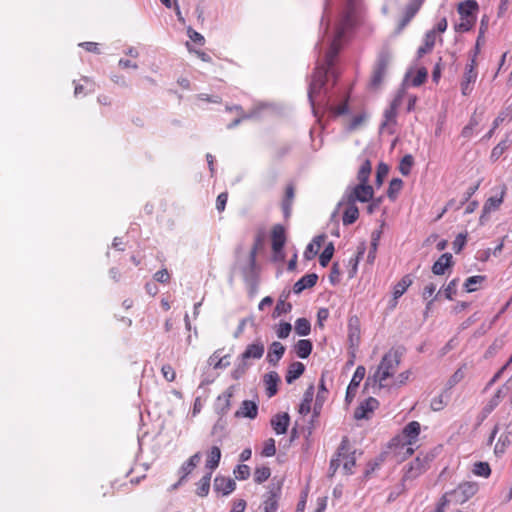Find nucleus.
<instances>
[{"label": "nucleus", "mask_w": 512, "mask_h": 512, "mask_svg": "<svg viewBox=\"0 0 512 512\" xmlns=\"http://www.w3.org/2000/svg\"><path fill=\"white\" fill-rule=\"evenodd\" d=\"M509 116L508 112H501L499 115L494 119L492 128L488 131V133L484 136L486 139H490L494 133V131L499 127L500 124H502L505 119Z\"/></svg>", "instance_id": "58"}, {"label": "nucleus", "mask_w": 512, "mask_h": 512, "mask_svg": "<svg viewBox=\"0 0 512 512\" xmlns=\"http://www.w3.org/2000/svg\"><path fill=\"white\" fill-rule=\"evenodd\" d=\"M391 60L392 54L387 48H384L379 52L370 79L371 88L377 89L381 86L387 74Z\"/></svg>", "instance_id": "3"}, {"label": "nucleus", "mask_w": 512, "mask_h": 512, "mask_svg": "<svg viewBox=\"0 0 512 512\" xmlns=\"http://www.w3.org/2000/svg\"><path fill=\"white\" fill-rule=\"evenodd\" d=\"M507 187L505 184L500 185L498 188H494L493 191H496L495 195L490 196L484 203L482 214L480 216V223L483 224L486 220L487 216L499 209L500 205L503 203L504 196L506 194Z\"/></svg>", "instance_id": "8"}, {"label": "nucleus", "mask_w": 512, "mask_h": 512, "mask_svg": "<svg viewBox=\"0 0 512 512\" xmlns=\"http://www.w3.org/2000/svg\"><path fill=\"white\" fill-rule=\"evenodd\" d=\"M511 443L512 439L510 432L501 434L494 448L495 455L498 457L502 456Z\"/></svg>", "instance_id": "39"}, {"label": "nucleus", "mask_w": 512, "mask_h": 512, "mask_svg": "<svg viewBox=\"0 0 512 512\" xmlns=\"http://www.w3.org/2000/svg\"><path fill=\"white\" fill-rule=\"evenodd\" d=\"M420 423L417 421L409 422L402 430V434L394 437L391 440V446H397L401 443L402 439L406 441L402 444V447L406 449V454H413L414 450L411 447L417 440L420 434Z\"/></svg>", "instance_id": "4"}, {"label": "nucleus", "mask_w": 512, "mask_h": 512, "mask_svg": "<svg viewBox=\"0 0 512 512\" xmlns=\"http://www.w3.org/2000/svg\"><path fill=\"white\" fill-rule=\"evenodd\" d=\"M334 251V244L332 242H329L319 256V264L322 267H326L329 264L333 257Z\"/></svg>", "instance_id": "47"}, {"label": "nucleus", "mask_w": 512, "mask_h": 512, "mask_svg": "<svg viewBox=\"0 0 512 512\" xmlns=\"http://www.w3.org/2000/svg\"><path fill=\"white\" fill-rule=\"evenodd\" d=\"M305 371V366L301 362H293L289 365L287 369V373L285 376V380L288 384H292L296 379H298Z\"/></svg>", "instance_id": "32"}, {"label": "nucleus", "mask_w": 512, "mask_h": 512, "mask_svg": "<svg viewBox=\"0 0 512 512\" xmlns=\"http://www.w3.org/2000/svg\"><path fill=\"white\" fill-rule=\"evenodd\" d=\"M258 415V405L251 400H244L240 408L235 412L236 418L255 419Z\"/></svg>", "instance_id": "23"}, {"label": "nucleus", "mask_w": 512, "mask_h": 512, "mask_svg": "<svg viewBox=\"0 0 512 512\" xmlns=\"http://www.w3.org/2000/svg\"><path fill=\"white\" fill-rule=\"evenodd\" d=\"M234 475L238 480H246L250 476V468L246 464H239L234 469Z\"/></svg>", "instance_id": "60"}, {"label": "nucleus", "mask_w": 512, "mask_h": 512, "mask_svg": "<svg viewBox=\"0 0 512 512\" xmlns=\"http://www.w3.org/2000/svg\"><path fill=\"white\" fill-rule=\"evenodd\" d=\"M479 489L476 482H463L449 493L450 497L458 503H464L473 497Z\"/></svg>", "instance_id": "9"}, {"label": "nucleus", "mask_w": 512, "mask_h": 512, "mask_svg": "<svg viewBox=\"0 0 512 512\" xmlns=\"http://www.w3.org/2000/svg\"><path fill=\"white\" fill-rule=\"evenodd\" d=\"M325 235H319L316 236L311 243H309L306 246V249L304 251V258L306 260H311L315 257V255L318 253L319 248L322 245V242L324 241Z\"/></svg>", "instance_id": "36"}, {"label": "nucleus", "mask_w": 512, "mask_h": 512, "mask_svg": "<svg viewBox=\"0 0 512 512\" xmlns=\"http://www.w3.org/2000/svg\"><path fill=\"white\" fill-rule=\"evenodd\" d=\"M291 310H292V304L287 302V301H285V299H282V297H279V299L277 301V304H276V306L274 308L272 317L273 318H278L282 314L289 313Z\"/></svg>", "instance_id": "45"}, {"label": "nucleus", "mask_w": 512, "mask_h": 512, "mask_svg": "<svg viewBox=\"0 0 512 512\" xmlns=\"http://www.w3.org/2000/svg\"><path fill=\"white\" fill-rule=\"evenodd\" d=\"M453 256L451 253L442 254L433 264L432 272L435 275H444L446 270L453 266Z\"/></svg>", "instance_id": "22"}, {"label": "nucleus", "mask_w": 512, "mask_h": 512, "mask_svg": "<svg viewBox=\"0 0 512 512\" xmlns=\"http://www.w3.org/2000/svg\"><path fill=\"white\" fill-rule=\"evenodd\" d=\"M270 423L277 435L285 434L290 424V416L286 412L276 414L271 418Z\"/></svg>", "instance_id": "21"}, {"label": "nucleus", "mask_w": 512, "mask_h": 512, "mask_svg": "<svg viewBox=\"0 0 512 512\" xmlns=\"http://www.w3.org/2000/svg\"><path fill=\"white\" fill-rule=\"evenodd\" d=\"M264 352V344L260 340H256L255 342L246 346L245 350L239 355V358H241L246 363H250V359H261L264 355Z\"/></svg>", "instance_id": "15"}, {"label": "nucleus", "mask_w": 512, "mask_h": 512, "mask_svg": "<svg viewBox=\"0 0 512 512\" xmlns=\"http://www.w3.org/2000/svg\"><path fill=\"white\" fill-rule=\"evenodd\" d=\"M365 251H366V245H365V243H361L358 246L357 255L355 256V258L350 259V264L352 265V269L350 271V277H353L355 275V273L357 272V265L359 263L360 258L364 255Z\"/></svg>", "instance_id": "54"}, {"label": "nucleus", "mask_w": 512, "mask_h": 512, "mask_svg": "<svg viewBox=\"0 0 512 512\" xmlns=\"http://www.w3.org/2000/svg\"><path fill=\"white\" fill-rule=\"evenodd\" d=\"M365 374H366L365 367L362 365H359L356 368V370L352 376V379H351V381L347 387V390H346L345 402L347 404H350L353 401V399L355 398V396L357 394L358 387H359L361 381L364 379Z\"/></svg>", "instance_id": "12"}, {"label": "nucleus", "mask_w": 512, "mask_h": 512, "mask_svg": "<svg viewBox=\"0 0 512 512\" xmlns=\"http://www.w3.org/2000/svg\"><path fill=\"white\" fill-rule=\"evenodd\" d=\"M284 353L285 346L278 341H274L269 346L266 359L269 364L276 366L279 363L280 359L283 357Z\"/></svg>", "instance_id": "25"}, {"label": "nucleus", "mask_w": 512, "mask_h": 512, "mask_svg": "<svg viewBox=\"0 0 512 512\" xmlns=\"http://www.w3.org/2000/svg\"><path fill=\"white\" fill-rule=\"evenodd\" d=\"M485 279H486V276H484V275L471 276L465 280L463 286H464L466 292L471 293V292L476 291L477 290L476 285L481 284L482 282L485 281Z\"/></svg>", "instance_id": "48"}, {"label": "nucleus", "mask_w": 512, "mask_h": 512, "mask_svg": "<svg viewBox=\"0 0 512 512\" xmlns=\"http://www.w3.org/2000/svg\"><path fill=\"white\" fill-rule=\"evenodd\" d=\"M372 171V164L369 159H365L361 164L359 171L357 173V179L359 183H368L369 177Z\"/></svg>", "instance_id": "42"}, {"label": "nucleus", "mask_w": 512, "mask_h": 512, "mask_svg": "<svg viewBox=\"0 0 512 512\" xmlns=\"http://www.w3.org/2000/svg\"><path fill=\"white\" fill-rule=\"evenodd\" d=\"M354 25V11L352 8H348L346 11H344L340 23L337 27L336 31V38L333 40L331 45L333 43L336 44L338 47V50L340 49L338 42L344 37L346 31L351 29Z\"/></svg>", "instance_id": "13"}, {"label": "nucleus", "mask_w": 512, "mask_h": 512, "mask_svg": "<svg viewBox=\"0 0 512 512\" xmlns=\"http://www.w3.org/2000/svg\"><path fill=\"white\" fill-rule=\"evenodd\" d=\"M479 121L475 116H472L469 123L462 129L461 135L464 138H470L473 135V130L478 126Z\"/></svg>", "instance_id": "62"}, {"label": "nucleus", "mask_w": 512, "mask_h": 512, "mask_svg": "<svg viewBox=\"0 0 512 512\" xmlns=\"http://www.w3.org/2000/svg\"><path fill=\"white\" fill-rule=\"evenodd\" d=\"M286 236L285 229L282 225L278 224L272 230V250L276 259H284L283 247L285 245Z\"/></svg>", "instance_id": "11"}, {"label": "nucleus", "mask_w": 512, "mask_h": 512, "mask_svg": "<svg viewBox=\"0 0 512 512\" xmlns=\"http://www.w3.org/2000/svg\"><path fill=\"white\" fill-rule=\"evenodd\" d=\"M338 55V47L335 43L330 46V49L325 55V63L316 66L312 75L311 81L308 86V100L310 102L312 112L316 116L315 97L322 91L326 93L327 76L332 72L334 60Z\"/></svg>", "instance_id": "1"}, {"label": "nucleus", "mask_w": 512, "mask_h": 512, "mask_svg": "<svg viewBox=\"0 0 512 512\" xmlns=\"http://www.w3.org/2000/svg\"><path fill=\"white\" fill-rule=\"evenodd\" d=\"M215 492L222 493V495H229L236 488V483L233 479L224 476H216L213 483Z\"/></svg>", "instance_id": "19"}, {"label": "nucleus", "mask_w": 512, "mask_h": 512, "mask_svg": "<svg viewBox=\"0 0 512 512\" xmlns=\"http://www.w3.org/2000/svg\"><path fill=\"white\" fill-rule=\"evenodd\" d=\"M221 459V451L220 448L217 446H213L208 453V457L206 460V468L209 469V472H213L220 463Z\"/></svg>", "instance_id": "37"}, {"label": "nucleus", "mask_w": 512, "mask_h": 512, "mask_svg": "<svg viewBox=\"0 0 512 512\" xmlns=\"http://www.w3.org/2000/svg\"><path fill=\"white\" fill-rule=\"evenodd\" d=\"M365 120H366L365 113H360V114L354 116L351 119L350 123L348 124L347 130L350 132L357 130L364 123Z\"/></svg>", "instance_id": "61"}, {"label": "nucleus", "mask_w": 512, "mask_h": 512, "mask_svg": "<svg viewBox=\"0 0 512 512\" xmlns=\"http://www.w3.org/2000/svg\"><path fill=\"white\" fill-rule=\"evenodd\" d=\"M318 280L316 273H309L301 277L293 286V292L295 294L302 293L305 289L313 287Z\"/></svg>", "instance_id": "28"}, {"label": "nucleus", "mask_w": 512, "mask_h": 512, "mask_svg": "<svg viewBox=\"0 0 512 512\" xmlns=\"http://www.w3.org/2000/svg\"><path fill=\"white\" fill-rule=\"evenodd\" d=\"M508 146H509V144H508L507 139L499 142L491 151V155H490L491 160L492 161L498 160L501 157V155L504 153V151L508 148Z\"/></svg>", "instance_id": "56"}, {"label": "nucleus", "mask_w": 512, "mask_h": 512, "mask_svg": "<svg viewBox=\"0 0 512 512\" xmlns=\"http://www.w3.org/2000/svg\"><path fill=\"white\" fill-rule=\"evenodd\" d=\"M263 382L266 387V395L269 398L275 396L278 391V383L280 382L278 373L276 371L266 373L263 377Z\"/></svg>", "instance_id": "26"}, {"label": "nucleus", "mask_w": 512, "mask_h": 512, "mask_svg": "<svg viewBox=\"0 0 512 512\" xmlns=\"http://www.w3.org/2000/svg\"><path fill=\"white\" fill-rule=\"evenodd\" d=\"M212 473H206L199 481L197 488V495L200 497H205L209 493L210 489V481H211Z\"/></svg>", "instance_id": "46"}, {"label": "nucleus", "mask_w": 512, "mask_h": 512, "mask_svg": "<svg viewBox=\"0 0 512 512\" xmlns=\"http://www.w3.org/2000/svg\"><path fill=\"white\" fill-rule=\"evenodd\" d=\"M354 454L355 452H352V453H349L348 452H344V455L342 456V459H345L344 463H343V469L345 471L346 474H352L353 471V467L355 466V463H356V459L354 457Z\"/></svg>", "instance_id": "55"}, {"label": "nucleus", "mask_w": 512, "mask_h": 512, "mask_svg": "<svg viewBox=\"0 0 512 512\" xmlns=\"http://www.w3.org/2000/svg\"><path fill=\"white\" fill-rule=\"evenodd\" d=\"M374 190L369 183H358L354 187H349L343 195V201L355 202L359 201L362 203L368 202L373 198Z\"/></svg>", "instance_id": "6"}, {"label": "nucleus", "mask_w": 512, "mask_h": 512, "mask_svg": "<svg viewBox=\"0 0 512 512\" xmlns=\"http://www.w3.org/2000/svg\"><path fill=\"white\" fill-rule=\"evenodd\" d=\"M402 101L401 95L394 98V100L391 102L390 106L384 111V118L385 120L381 124V128H384L386 126H389L391 124H396V117H397V109L400 106Z\"/></svg>", "instance_id": "24"}, {"label": "nucleus", "mask_w": 512, "mask_h": 512, "mask_svg": "<svg viewBox=\"0 0 512 512\" xmlns=\"http://www.w3.org/2000/svg\"><path fill=\"white\" fill-rule=\"evenodd\" d=\"M435 39H436L435 30H430L425 34L424 44L422 46H420L417 50L418 58L423 57L425 54L429 53L433 49V47L435 45Z\"/></svg>", "instance_id": "35"}, {"label": "nucleus", "mask_w": 512, "mask_h": 512, "mask_svg": "<svg viewBox=\"0 0 512 512\" xmlns=\"http://www.w3.org/2000/svg\"><path fill=\"white\" fill-rule=\"evenodd\" d=\"M201 460V453L197 452L192 455L186 462H184L180 468V473L182 474L180 477V481L184 480L192 470L198 465Z\"/></svg>", "instance_id": "33"}, {"label": "nucleus", "mask_w": 512, "mask_h": 512, "mask_svg": "<svg viewBox=\"0 0 512 512\" xmlns=\"http://www.w3.org/2000/svg\"><path fill=\"white\" fill-rule=\"evenodd\" d=\"M414 164L413 156L410 154L405 155L399 165V171L402 175L408 176L411 172V168Z\"/></svg>", "instance_id": "51"}, {"label": "nucleus", "mask_w": 512, "mask_h": 512, "mask_svg": "<svg viewBox=\"0 0 512 512\" xmlns=\"http://www.w3.org/2000/svg\"><path fill=\"white\" fill-rule=\"evenodd\" d=\"M473 473L477 476L487 478L491 474L490 466L487 462H476L473 466Z\"/></svg>", "instance_id": "52"}, {"label": "nucleus", "mask_w": 512, "mask_h": 512, "mask_svg": "<svg viewBox=\"0 0 512 512\" xmlns=\"http://www.w3.org/2000/svg\"><path fill=\"white\" fill-rule=\"evenodd\" d=\"M459 283V278L452 279L446 287H444L443 291H441V295L443 294L444 297L448 300H452L454 295L457 293V287Z\"/></svg>", "instance_id": "50"}, {"label": "nucleus", "mask_w": 512, "mask_h": 512, "mask_svg": "<svg viewBox=\"0 0 512 512\" xmlns=\"http://www.w3.org/2000/svg\"><path fill=\"white\" fill-rule=\"evenodd\" d=\"M402 186H403V181L400 178H393L390 181L389 187L387 190V196L389 197V199L395 200L396 196L399 193V191L401 190Z\"/></svg>", "instance_id": "49"}, {"label": "nucleus", "mask_w": 512, "mask_h": 512, "mask_svg": "<svg viewBox=\"0 0 512 512\" xmlns=\"http://www.w3.org/2000/svg\"><path fill=\"white\" fill-rule=\"evenodd\" d=\"M434 457L435 455L432 452L426 453L425 455H418L412 462H410L405 467V472L402 480H413L420 476L427 470L429 463L434 459Z\"/></svg>", "instance_id": "5"}, {"label": "nucleus", "mask_w": 512, "mask_h": 512, "mask_svg": "<svg viewBox=\"0 0 512 512\" xmlns=\"http://www.w3.org/2000/svg\"><path fill=\"white\" fill-rule=\"evenodd\" d=\"M479 5L475 0H465L458 4L457 11L460 19H469L476 21Z\"/></svg>", "instance_id": "16"}, {"label": "nucleus", "mask_w": 512, "mask_h": 512, "mask_svg": "<svg viewBox=\"0 0 512 512\" xmlns=\"http://www.w3.org/2000/svg\"><path fill=\"white\" fill-rule=\"evenodd\" d=\"M402 356V348L399 347L390 349L382 357L375 373L366 379L365 388L370 383H373L374 385L378 383L379 388L385 387L384 382L394 375L400 365Z\"/></svg>", "instance_id": "2"}, {"label": "nucleus", "mask_w": 512, "mask_h": 512, "mask_svg": "<svg viewBox=\"0 0 512 512\" xmlns=\"http://www.w3.org/2000/svg\"><path fill=\"white\" fill-rule=\"evenodd\" d=\"M294 348L299 358L306 359L312 352L313 344L308 339H301L295 344Z\"/></svg>", "instance_id": "38"}, {"label": "nucleus", "mask_w": 512, "mask_h": 512, "mask_svg": "<svg viewBox=\"0 0 512 512\" xmlns=\"http://www.w3.org/2000/svg\"><path fill=\"white\" fill-rule=\"evenodd\" d=\"M292 326L288 322H281L276 330L278 338L285 339L289 336Z\"/></svg>", "instance_id": "63"}, {"label": "nucleus", "mask_w": 512, "mask_h": 512, "mask_svg": "<svg viewBox=\"0 0 512 512\" xmlns=\"http://www.w3.org/2000/svg\"><path fill=\"white\" fill-rule=\"evenodd\" d=\"M276 453L275 440L273 438H269L264 442V447L262 449V456L264 457H272Z\"/></svg>", "instance_id": "59"}, {"label": "nucleus", "mask_w": 512, "mask_h": 512, "mask_svg": "<svg viewBox=\"0 0 512 512\" xmlns=\"http://www.w3.org/2000/svg\"><path fill=\"white\" fill-rule=\"evenodd\" d=\"M464 376L465 374L462 367L458 368L447 381V387L452 388L453 386L458 384L464 378Z\"/></svg>", "instance_id": "64"}, {"label": "nucleus", "mask_w": 512, "mask_h": 512, "mask_svg": "<svg viewBox=\"0 0 512 512\" xmlns=\"http://www.w3.org/2000/svg\"><path fill=\"white\" fill-rule=\"evenodd\" d=\"M506 397L504 389H498L488 403L482 409L483 418H486L492 411L500 404L503 398Z\"/></svg>", "instance_id": "31"}, {"label": "nucleus", "mask_w": 512, "mask_h": 512, "mask_svg": "<svg viewBox=\"0 0 512 512\" xmlns=\"http://www.w3.org/2000/svg\"><path fill=\"white\" fill-rule=\"evenodd\" d=\"M413 280L410 275H405L401 278V280L395 284L393 288V296L395 299L401 297L406 290L412 285Z\"/></svg>", "instance_id": "41"}, {"label": "nucleus", "mask_w": 512, "mask_h": 512, "mask_svg": "<svg viewBox=\"0 0 512 512\" xmlns=\"http://www.w3.org/2000/svg\"><path fill=\"white\" fill-rule=\"evenodd\" d=\"M421 4V0H414L412 3L406 6L404 16L398 25V32L402 31V29L412 20V18L420 9Z\"/></svg>", "instance_id": "29"}, {"label": "nucleus", "mask_w": 512, "mask_h": 512, "mask_svg": "<svg viewBox=\"0 0 512 512\" xmlns=\"http://www.w3.org/2000/svg\"><path fill=\"white\" fill-rule=\"evenodd\" d=\"M251 365V363H246L238 357L235 363V368L231 373L232 378L235 380L242 378Z\"/></svg>", "instance_id": "43"}, {"label": "nucleus", "mask_w": 512, "mask_h": 512, "mask_svg": "<svg viewBox=\"0 0 512 512\" xmlns=\"http://www.w3.org/2000/svg\"><path fill=\"white\" fill-rule=\"evenodd\" d=\"M295 197V190L293 185H288L285 190V195L282 200V211L285 219H288L292 212V204Z\"/></svg>", "instance_id": "30"}, {"label": "nucleus", "mask_w": 512, "mask_h": 512, "mask_svg": "<svg viewBox=\"0 0 512 512\" xmlns=\"http://www.w3.org/2000/svg\"><path fill=\"white\" fill-rule=\"evenodd\" d=\"M294 329L299 336H307L311 332V324L306 318H298L295 321Z\"/></svg>", "instance_id": "44"}, {"label": "nucleus", "mask_w": 512, "mask_h": 512, "mask_svg": "<svg viewBox=\"0 0 512 512\" xmlns=\"http://www.w3.org/2000/svg\"><path fill=\"white\" fill-rule=\"evenodd\" d=\"M314 385L311 384L304 392L303 399L299 405V413L301 415H307L311 410V403L314 397Z\"/></svg>", "instance_id": "34"}, {"label": "nucleus", "mask_w": 512, "mask_h": 512, "mask_svg": "<svg viewBox=\"0 0 512 512\" xmlns=\"http://www.w3.org/2000/svg\"><path fill=\"white\" fill-rule=\"evenodd\" d=\"M281 490L282 483L280 481H273L269 484L268 491L263 495V502L261 504L263 512H277Z\"/></svg>", "instance_id": "7"}, {"label": "nucleus", "mask_w": 512, "mask_h": 512, "mask_svg": "<svg viewBox=\"0 0 512 512\" xmlns=\"http://www.w3.org/2000/svg\"><path fill=\"white\" fill-rule=\"evenodd\" d=\"M349 450V439L347 436H344L341 440V443L337 449L336 456L333 457L330 461L329 465V476H334L338 468L340 467L342 456L344 455V452H348Z\"/></svg>", "instance_id": "18"}, {"label": "nucleus", "mask_w": 512, "mask_h": 512, "mask_svg": "<svg viewBox=\"0 0 512 512\" xmlns=\"http://www.w3.org/2000/svg\"><path fill=\"white\" fill-rule=\"evenodd\" d=\"M233 387H229L225 392L217 397L215 411L220 416H225L231 407V398L233 397Z\"/></svg>", "instance_id": "17"}, {"label": "nucleus", "mask_w": 512, "mask_h": 512, "mask_svg": "<svg viewBox=\"0 0 512 512\" xmlns=\"http://www.w3.org/2000/svg\"><path fill=\"white\" fill-rule=\"evenodd\" d=\"M271 475V470L269 467H258L254 472V481L258 484L265 482Z\"/></svg>", "instance_id": "53"}, {"label": "nucleus", "mask_w": 512, "mask_h": 512, "mask_svg": "<svg viewBox=\"0 0 512 512\" xmlns=\"http://www.w3.org/2000/svg\"><path fill=\"white\" fill-rule=\"evenodd\" d=\"M389 173V167L387 164L380 162L377 166L376 170V185L381 186L383 184L384 179Z\"/></svg>", "instance_id": "57"}, {"label": "nucleus", "mask_w": 512, "mask_h": 512, "mask_svg": "<svg viewBox=\"0 0 512 512\" xmlns=\"http://www.w3.org/2000/svg\"><path fill=\"white\" fill-rule=\"evenodd\" d=\"M360 335L361 330L359 318L357 316H352L348 320V341L353 353L359 346Z\"/></svg>", "instance_id": "14"}, {"label": "nucleus", "mask_w": 512, "mask_h": 512, "mask_svg": "<svg viewBox=\"0 0 512 512\" xmlns=\"http://www.w3.org/2000/svg\"><path fill=\"white\" fill-rule=\"evenodd\" d=\"M339 204L346 205L345 210L343 212V216H342L343 224L345 226H347V225H351L354 222H356V220L359 217V210H358V207L356 206V203L355 202H345L342 199Z\"/></svg>", "instance_id": "27"}, {"label": "nucleus", "mask_w": 512, "mask_h": 512, "mask_svg": "<svg viewBox=\"0 0 512 512\" xmlns=\"http://www.w3.org/2000/svg\"><path fill=\"white\" fill-rule=\"evenodd\" d=\"M478 72L477 70H473V68H465L463 78L461 81V92L464 96H468L471 94L473 90V85L477 80Z\"/></svg>", "instance_id": "20"}, {"label": "nucleus", "mask_w": 512, "mask_h": 512, "mask_svg": "<svg viewBox=\"0 0 512 512\" xmlns=\"http://www.w3.org/2000/svg\"><path fill=\"white\" fill-rule=\"evenodd\" d=\"M379 401L374 397H368L362 401L354 411V418L356 420H368L371 418L373 412L378 408Z\"/></svg>", "instance_id": "10"}, {"label": "nucleus", "mask_w": 512, "mask_h": 512, "mask_svg": "<svg viewBox=\"0 0 512 512\" xmlns=\"http://www.w3.org/2000/svg\"><path fill=\"white\" fill-rule=\"evenodd\" d=\"M229 355L220 356V350H216L208 359L209 365L214 369H224L230 365L228 361Z\"/></svg>", "instance_id": "40"}]
</instances>
